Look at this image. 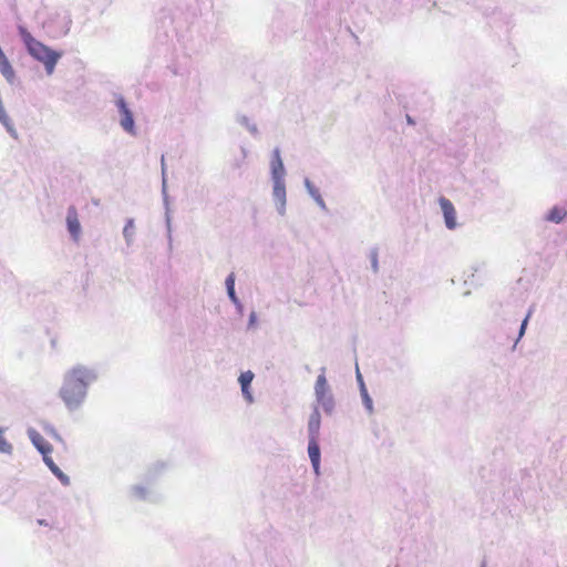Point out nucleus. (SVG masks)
Returning <instances> with one entry per match:
<instances>
[{"instance_id":"obj_3","label":"nucleus","mask_w":567,"mask_h":567,"mask_svg":"<svg viewBox=\"0 0 567 567\" xmlns=\"http://www.w3.org/2000/svg\"><path fill=\"white\" fill-rule=\"evenodd\" d=\"M29 437L37 450L42 454L43 461L51 472L60 480L63 485H69V477L59 468L53 462L50 453L52 451L51 444L35 430H29Z\"/></svg>"},{"instance_id":"obj_1","label":"nucleus","mask_w":567,"mask_h":567,"mask_svg":"<svg viewBox=\"0 0 567 567\" xmlns=\"http://www.w3.org/2000/svg\"><path fill=\"white\" fill-rule=\"evenodd\" d=\"M96 379L94 372L84 367L70 370L60 390V396L69 410L78 409L84 401L87 385Z\"/></svg>"},{"instance_id":"obj_5","label":"nucleus","mask_w":567,"mask_h":567,"mask_svg":"<svg viewBox=\"0 0 567 567\" xmlns=\"http://www.w3.org/2000/svg\"><path fill=\"white\" fill-rule=\"evenodd\" d=\"M117 106L120 109V112H121V115H122V118H121V125L122 127L131 133V134H134V120H133V114L132 112L128 110L125 101L123 97H120L117 100Z\"/></svg>"},{"instance_id":"obj_4","label":"nucleus","mask_w":567,"mask_h":567,"mask_svg":"<svg viewBox=\"0 0 567 567\" xmlns=\"http://www.w3.org/2000/svg\"><path fill=\"white\" fill-rule=\"evenodd\" d=\"M316 396L318 402L327 410L332 409V398L329 394V386L324 373L318 375L315 385Z\"/></svg>"},{"instance_id":"obj_13","label":"nucleus","mask_w":567,"mask_h":567,"mask_svg":"<svg viewBox=\"0 0 567 567\" xmlns=\"http://www.w3.org/2000/svg\"><path fill=\"white\" fill-rule=\"evenodd\" d=\"M567 216V210L560 207H553L546 219L553 223H560Z\"/></svg>"},{"instance_id":"obj_6","label":"nucleus","mask_w":567,"mask_h":567,"mask_svg":"<svg viewBox=\"0 0 567 567\" xmlns=\"http://www.w3.org/2000/svg\"><path fill=\"white\" fill-rule=\"evenodd\" d=\"M440 205L444 215L445 225L449 229L456 227V212L453 204L444 197L440 198Z\"/></svg>"},{"instance_id":"obj_8","label":"nucleus","mask_w":567,"mask_h":567,"mask_svg":"<svg viewBox=\"0 0 567 567\" xmlns=\"http://www.w3.org/2000/svg\"><path fill=\"white\" fill-rule=\"evenodd\" d=\"M308 454L312 463L313 470L318 474L320 465V449L316 437H310L308 445Z\"/></svg>"},{"instance_id":"obj_18","label":"nucleus","mask_w":567,"mask_h":567,"mask_svg":"<svg viewBox=\"0 0 567 567\" xmlns=\"http://www.w3.org/2000/svg\"><path fill=\"white\" fill-rule=\"evenodd\" d=\"M38 524L42 525V526H48L49 525L44 519H39Z\"/></svg>"},{"instance_id":"obj_15","label":"nucleus","mask_w":567,"mask_h":567,"mask_svg":"<svg viewBox=\"0 0 567 567\" xmlns=\"http://www.w3.org/2000/svg\"><path fill=\"white\" fill-rule=\"evenodd\" d=\"M12 452V445L4 439L3 432L0 429V453L10 454Z\"/></svg>"},{"instance_id":"obj_9","label":"nucleus","mask_w":567,"mask_h":567,"mask_svg":"<svg viewBox=\"0 0 567 567\" xmlns=\"http://www.w3.org/2000/svg\"><path fill=\"white\" fill-rule=\"evenodd\" d=\"M0 72L6 78V80L8 82L13 83V81L16 79L14 70H13L11 63L9 62V60L7 59V56L4 55L1 48H0Z\"/></svg>"},{"instance_id":"obj_11","label":"nucleus","mask_w":567,"mask_h":567,"mask_svg":"<svg viewBox=\"0 0 567 567\" xmlns=\"http://www.w3.org/2000/svg\"><path fill=\"white\" fill-rule=\"evenodd\" d=\"M254 379V373L251 371H246V372H243L239 377V383L241 385V391H243V394L244 396L249 401L251 402L252 401V396L249 392V385L251 383Z\"/></svg>"},{"instance_id":"obj_12","label":"nucleus","mask_w":567,"mask_h":567,"mask_svg":"<svg viewBox=\"0 0 567 567\" xmlns=\"http://www.w3.org/2000/svg\"><path fill=\"white\" fill-rule=\"evenodd\" d=\"M308 427L310 437L317 439V434L320 427V414L317 410L310 415Z\"/></svg>"},{"instance_id":"obj_16","label":"nucleus","mask_w":567,"mask_h":567,"mask_svg":"<svg viewBox=\"0 0 567 567\" xmlns=\"http://www.w3.org/2000/svg\"><path fill=\"white\" fill-rule=\"evenodd\" d=\"M276 181V185H275V193L277 195H280V194H284L285 193V189H284V186L280 185V179H275Z\"/></svg>"},{"instance_id":"obj_10","label":"nucleus","mask_w":567,"mask_h":567,"mask_svg":"<svg viewBox=\"0 0 567 567\" xmlns=\"http://www.w3.org/2000/svg\"><path fill=\"white\" fill-rule=\"evenodd\" d=\"M271 171L275 179H280L285 173L279 150H275L271 159Z\"/></svg>"},{"instance_id":"obj_14","label":"nucleus","mask_w":567,"mask_h":567,"mask_svg":"<svg viewBox=\"0 0 567 567\" xmlns=\"http://www.w3.org/2000/svg\"><path fill=\"white\" fill-rule=\"evenodd\" d=\"M226 287H227V292H228V296L230 297V299L233 301H236L237 298H236V295H235V276L234 274H230L227 279H226Z\"/></svg>"},{"instance_id":"obj_17","label":"nucleus","mask_w":567,"mask_h":567,"mask_svg":"<svg viewBox=\"0 0 567 567\" xmlns=\"http://www.w3.org/2000/svg\"><path fill=\"white\" fill-rule=\"evenodd\" d=\"M528 319H529V313L526 316V318L522 322L520 330H519V337H522L524 334Z\"/></svg>"},{"instance_id":"obj_7","label":"nucleus","mask_w":567,"mask_h":567,"mask_svg":"<svg viewBox=\"0 0 567 567\" xmlns=\"http://www.w3.org/2000/svg\"><path fill=\"white\" fill-rule=\"evenodd\" d=\"M66 225L71 236L76 240L81 233V225L74 206H70L68 209Z\"/></svg>"},{"instance_id":"obj_2","label":"nucleus","mask_w":567,"mask_h":567,"mask_svg":"<svg viewBox=\"0 0 567 567\" xmlns=\"http://www.w3.org/2000/svg\"><path fill=\"white\" fill-rule=\"evenodd\" d=\"M23 41L29 53L44 64L48 74H52L61 53L51 50L27 32L23 33Z\"/></svg>"}]
</instances>
